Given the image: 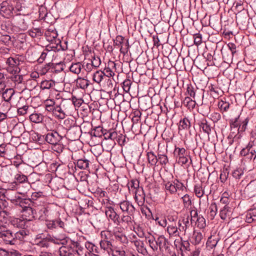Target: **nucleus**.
I'll return each instance as SVG.
<instances>
[{
  "label": "nucleus",
  "mask_w": 256,
  "mask_h": 256,
  "mask_svg": "<svg viewBox=\"0 0 256 256\" xmlns=\"http://www.w3.org/2000/svg\"><path fill=\"white\" fill-rule=\"evenodd\" d=\"M84 248L78 241H74L68 238V244L62 245L58 250L59 256H76L82 254Z\"/></svg>",
  "instance_id": "1"
},
{
  "label": "nucleus",
  "mask_w": 256,
  "mask_h": 256,
  "mask_svg": "<svg viewBox=\"0 0 256 256\" xmlns=\"http://www.w3.org/2000/svg\"><path fill=\"white\" fill-rule=\"evenodd\" d=\"M68 237L66 234H60L57 236H54L48 234L46 238H42V240H40L36 243V245L40 248H48L50 246V243H53L56 244L64 245L68 244Z\"/></svg>",
  "instance_id": "2"
},
{
  "label": "nucleus",
  "mask_w": 256,
  "mask_h": 256,
  "mask_svg": "<svg viewBox=\"0 0 256 256\" xmlns=\"http://www.w3.org/2000/svg\"><path fill=\"white\" fill-rule=\"evenodd\" d=\"M250 118L246 117L242 118L240 115H238L236 118L230 120L229 123L232 130L233 129H236L237 134H235L234 138L240 139L242 136V134L246 131Z\"/></svg>",
  "instance_id": "3"
},
{
  "label": "nucleus",
  "mask_w": 256,
  "mask_h": 256,
  "mask_svg": "<svg viewBox=\"0 0 256 256\" xmlns=\"http://www.w3.org/2000/svg\"><path fill=\"white\" fill-rule=\"evenodd\" d=\"M227 47L228 52L224 48H222L221 52L224 61L228 63L232 60L233 57L238 56V52L236 50V46L234 43H228L227 44Z\"/></svg>",
  "instance_id": "4"
},
{
  "label": "nucleus",
  "mask_w": 256,
  "mask_h": 256,
  "mask_svg": "<svg viewBox=\"0 0 256 256\" xmlns=\"http://www.w3.org/2000/svg\"><path fill=\"white\" fill-rule=\"evenodd\" d=\"M164 186L166 190L170 194H175L178 190L183 191L186 188L184 184L176 178L171 182H168Z\"/></svg>",
  "instance_id": "5"
},
{
  "label": "nucleus",
  "mask_w": 256,
  "mask_h": 256,
  "mask_svg": "<svg viewBox=\"0 0 256 256\" xmlns=\"http://www.w3.org/2000/svg\"><path fill=\"white\" fill-rule=\"evenodd\" d=\"M0 14L4 18H10L15 14L10 1H3L0 4Z\"/></svg>",
  "instance_id": "6"
},
{
  "label": "nucleus",
  "mask_w": 256,
  "mask_h": 256,
  "mask_svg": "<svg viewBox=\"0 0 256 256\" xmlns=\"http://www.w3.org/2000/svg\"><path fill=\"white\" fill-rule=\"evenodd\" d=\"M10 201L15 206L21 207L22 210L29 206H36V202H32L30 198H24L20 196H15V198L11 199Z\"/></svg>",
  "instance_id": "7"
},
{
  "label": "nucleus",
  "mask_w": 256,
  "mask_h": 256,
  "mask_svg": "<svg viewBox=\"0 0 256 256\" xmlns=\"http://www.w3.org/2000/svg\"><path fill=\"white\" fill-rule=\"evenodd\" d=\"M42 138L46 142L52 145L58 144L62 138V136L56 131L50 130H48L46 134L44 135Z\"/></svg>",
  "instance_id": "8"
},
{
  "label": "nucleus",
  "mask_w": 256,
  "mask_h": 256,
  "mask_svg": "<svg viewBox=\"0 0 256 256\" xmlns=\"http://www.w3.org/2000/svg\"><path fill=\"white\" fill-rule=\"evenodd\" d=\"M124 38L122 36L118 35L116 36L115 39L113 40L114 41V46L120 48V52L124 55L126 54L129 50L130 45L128 42V40H126V42L124 43V45L126 46V48H123L122 44L124 43Z\"/></svg>",
  "instance_id": "9"
},
{
  "label": "nucleus",
  "mask_w": 256,
  "mask_h": 256,
  "mask_svg": "<svg viewBox=\"0 0 256 256\" xmlns=\"http://www.w3.org/2000/svg\"><path fill=\"white\" fill-rule=\"evenodd\" d=\"M74 164L76 169L90 171V167L92 166V162L86 156L78 159H74Z\"/></svg>",
  "instance_id": "10"
},
{
  "label": "nucleus",
  "mask_w": 256,
  "mask_h": 256,
  "mask_svg": "<svg viewBox=\"0 0 256 256\" xmlns=\"http://www.w3.org/2000/svg\"><path fill=\"white\" fill-rule=\"evenodd\" d=\"M6 64L8 65L7 70L12 74H16L20 72L18 68L20 60L17 58L10 57L7 58Z\"/></svg>",
  "instance_id": "11"
},
{
  "label": "nucleus",
  "mask_w": 256,
  "mask_h": 256,
  "mask_svg": "<svg viewBox=\"0 0 256 256\" xmlns=\"http://www.w3.org/2000/svg\"><path fill=\"white\" fill-rule=\"evenodd\" d=\"M120 208L122 212H126L130 216H134L136 210L134 205L128 200H123L119 203Z\"/></svg>",
  "instance_id": "12"
},
{
  "label": "nucleus",
  "mask_w": 256,
  "mask_h": 256,
  "mask_svg": "<svg viewBox=\"0 0 256 256\" xmlns=\"http://www.w3.org/2000/svg\"><path fill=\"white\" fill-rule=\"evenodd\" d=\"M0 238L6 244H15L13 232L10 230H0Z\"/></svg>",
  "instance_id": "13"
},
{
  "label": "nucleus",
  "mask_w": 256,
  "mask_h": 256,
  "mask_svg": "<svg viewBox=\"0 0 256 256\" xmlns=\"http://www.w3.org/2000/svg\"><path fill=\"white\" fill-rule=\"evenodd\" d=\"M52 210L48 206H43L39 210L38 214L36 213L35 219H38L40 220H48V218L52 214Z\"/></svg>",
  "instance_id": "14"
},
{
  "label": "nucleus",
  "mask_w": 256,
  "mask_h": 256,
  "mask_svg": "<svg viewBox=\"0 0 256 256\" xmlns=\"http://www.w3.org/2000/svg\"><path fill=\"white\" fill-rule=\"evenodd\" d=\"M46 226L49 230H54L57 228L64 229L66 224L58 218L56 220H46Z\"/></svg>",
  "instance_id": "15"
},
{
  "label": "nucleus",
  "mask_w": 256,
  "mask_h": 256,
  "mask_svg": "<svg viewBox=\"0 0 256 256\" xmlns=\"http://www.w3.org/2000/svg\"><path fill=\"white\" fill-rule=\"evenodd\" d=\"M244 192L247 198L254 197L256 195V184L254 182H251L246 186Z\"/></svg>",
  "instance_id": "16"
},
{
  "label": "nucleus",
  "mask_w": 256,
  "mask_h": 256,
  "mask_svg": "<svg viewBox=\"0 0 256 256\" xmlns=\"http://www.w3.org/2000/svg\"><path fill=\"white\" fill-rule=\"evenodd\" d=\"M105 214L106 217L110 219L114 224L116 221H118L120 215L116 212L113 207L111 206H107L105 210Z\"/></svg>",
  "instance_id": "17"
},
{
  "label": "nucleus",
  "mask_w": 256,
  "mask_h": 256,
  "mask_svg": "<svg viewBox=\"0 0 256 256\" xmlns=\"http://www.w3.org/2000/svg\"><path fill=\"white\" fill-rule=\"evenodd\" d=\"M198 124L200 130H202V132L206 134L208 136L212 132V127L210 126V122L207 120L206 118H203L200 120Z\"/></svg>",
  "instance_id": "18"
},
{
  "label": "nucleus",
  "mask_w": 256,
  "mask_h": 256,
  "mask_svg": "<svg viewBox=\"0 0 256 256\" xmlns=\"http://www.w3.org/2000/svg\"><path fill=\"white\" fill-rule=\"evenodd\" d=\"M86 248L94 256H99L102 253V249L96 246L93 243L90 242H86L85 243Z\"/></svg>",
  "instance_id": "19"
},
{
  "label": "nucleus",
  "mask_w": 256,
  "mask_h": 256,
  "mask_svg": "<svg viewBox=\"0 0 256 256\" xmlns=\"http://www.w3.org/2000/svg\"><path fill=\"white\" fill-rule=\"evenodd\" d=\"M134 216H130L128 214L127 215H122L121 217L119 216L118 218V221H116V225L118 226H124L126 225H130L132 224V218H134Z\"/></svg>",
  "instance_id": "20"
},
{
  "label": "nucleus",
  "mask_w": 256,
  "mask_h": 256,
  "mask_svg": "<svg viewBox=\"0 0 256 256\" xmlns=\"http://www.w3.org/2000/svg\"><path fill=\"white\" fill-rule=\"evenodd\" d=\"M12 22L19 28H24L25 26L24 20L20 14H14L12 18Z\"/></svg>",
  "instance_id": "21"
},
{
  "label": "nucleus",
  "mask_w": 256,
  "mask_h": 256,
  "mask_svg": "<svg viewBox=\"0 0 256 256\" xmlns=\"http://www.w3.org/2000/svg\"><path fill=\"white\" fill-rule=\"evenodd\" d=\"M134 198L139 206L142 205L144 204L145 200V194H144L142 188L136 190Z\"/></svg>",
  "instance_id": "22"
},
{
  "label": "nucleus",
  "mask_w": 256,
  "mask_h": 256,
  "mask_svg": "<svg viewBox=\"0 0 256 256\" xmlns=\"http://www.w3.org/2000/svg\"><path fill=\"white\" fill-rule=\"evenodd\" d=\"M24 0H14L10 1L12 4L15 14H18V12L22 11V8H24Z\"/></svg>",
  "instance_id": "23"
},
{
  "label": "nucleus",
  "mask_w": 256,
  "mask_h": 256,
  "mask_svg": "<svg viewBox=\"0 0 256 256\" xmlns=\"http://www.w3.org/2000/svg\"><path fill=\"white\" fill-rule=\"evenodd\" d=\"M156 245V248L159 246L160 249H161L162 248L168 249V248L169 242L168 239L164 236L161 235L157 238Z\"/></svg>",
  "instance_id": "24"
},
{
  "label": "nucleus",
  "mask_w": 256,
  "mask_h": 256,
  "mask_svg": "<svg viewBox=\"0 0 256 256\" xmlns=\"http://www.w3.org/2000/svg\"><path fill=\"white\" fill-rule=\"evenodd\" d=\"M64 68H60V70H56L54 64L52 62L46 64L44 67L42 68V74H46L48 72L58 73L62 71Z\"/></svg>",
  "instance_id": "25"
},
{
  "label": "nucleus",
  "mask_w": 256,
  "mask_h": 256,
  "mask_svg": "<svg viewBox=\"0 0 256 256\" xmlns=\"http://www.w3.org/2000/svg\"><path fill=\"white\" fill-rule=\"evenodd\" d=\"M100 248L102 249V250L106 251L109 254H110L112 250V245L110 240H101L100 242Z\"/></svg>",
  "instance_id": "26"
},
{
  "label": "nucleus",
  "mask_w": 256,
  "mask_h": 256,
  "mask_svg": "<svg viewBox=\"0 0 256 256\" xmlns=\"http://www.w3.org/2000/svg\"><path fill=\"white\" fill-rule=\"evenodd\" d=\"M104 136L102 138L104 140H110L112 141H114V138H116V132L114 129H110L108 130L104 129Z\"/></svg>",
  "instance_id": "27"
},
{
  "label": "nucleus",
  "mask_w": 256,
  "mask_h": 256,
  "mask_svg": "<svg viewBox=\"0 0 256 256\" xmlns=\"http://www.w3.org/2000/svg\"><path fill=\"white\" fill-rule=\"evenodd\" d=\"M112 236L114 237V240L122 244H126L128 242V238L122 232H114Z\"/></svg>",
  "instance_id": "28"
},
{
  "label": "nucleus",
  "mask_w": 256,
  "mask_h": 256,
  "mask_svg": "<svg viewBox=\"0 0 256 256\" xmlns=\"http://www.w3.org/2000/svg\"><path fill=\"white\" fill-rule=\"evenodd\" d=\"M256 220V208H251L248 210L246 216V222L252 223Z\"/></svg>",
  "instance_id": "29"
},
{
  "label": "nucleus",
  "mask_w": 256,
  "mask_h": 256,
  "mask_svg": "<svg viewBox=\"0 0 256 256\" xmlns=\"http://www.w3.org/2000/svg\"><path fill=\"white\" fill-rule=\"evenodd\" d=\"M191 126L190 122V120L184 117L180 120L179 122L178 130H188Z\"/></svg>",
  "instance_id": "30"
},
{
  "label": "nucleus",
  "mask_w": 256,
  "mask_h": 256,
  "mask_svg": "<svg viewBox=\"0 0 256 256\" xmlns=\"http://www.w3.org/2000/svg\"><path fill=\"white\" fill-rule=\"evenodd\" d=\"M27 234V232L24 229H22L15 233H13L14 238V240H15V244L17 243L18 240H22Z\"/></svg>",
  "instance_id": "31"
},
{
  "label": "nucleus",
  "mask_w": 256,
  "mask_h": 256,
  "mask_svg": "<svg viewBox=\"0 0 256 256\" xmlns=\"http://www.w3.org/2000/svg\"><path fill=\"white\" fill-rule=\"evenodd\" d=\"M104 132H105L104 129L102 127L98 126L92 129L90 132V134L92 136H94V137L102 138Z\"/></svg>",
  "instance_id": "32"
},
{
  "label": "nucleus",
  "mask_w": 256,
  "mask_h": 256,
  "mask_svg": "<svg viewBox=\"0 0 256 256\" xmlns=\"http://www.w3.org/2000/svg\"><path fill=\"white\" fill-rule=\"evenodd\" d=\"M148 163L152 166H156L158 162V156L153 152H148L146 154Z\"/></svg>",
  "instance_id": "33"
},
{
  "label": "nucleus",
  "mask_w": 256,
  "mask_h": 256,
  "mask_svg": "<svg viewBox=\"0 0 256 256\" xmlns=\"http://www.w3.org/2000/svg\"><path fill=\"white\" fill-rule=\"evenodd\" d=\"M14 94V91L12 88H6L2 94V98L4 100L8 102H9L12 96Z\"/></svg>",
  "instance_id": "34"
},
{
  "label": "nucleus",
  "mask_w": 256,
  "mask_h": 256,
  "mask_svg": "<svg viewBox=\"0 0 256 256\" xmlns=\"http://www.w3.org/2000/svg\"><path fill=\"white\" fill-rule=\"evenodd\" d=\"M28 34L33 38L42 36L44 31L41 28H34L28 30Z\"/></svg>",
  "instance_id": "35"
},
{
  "label": "nucleus",
  "mask_w": 256,
  "mask_h": 256,
  "mask_svg": "<svg viewBox=\"0 0 256 256\" xmlns=\"http://www.w3.org/2000/svg\"><path fill=\"white\" fill-rule=\"evenodd\" d=\"M30 120L34 123H40L42 122L44 116L40 113L34 112L29 116Z\"/></svg>",
  "instance_id": "36"
},
{
  "label": "nucleus",
  "mask_w": 256,
  "mask_h": 256,
  "mask_svg": "<svg viewBox=\"0 0 256 256\" xmlns=\"http://www.w3.org/2000/svg\"><path fill=\"white\" fill-rule=\"evenodd\" d=\"M194 192L197 197L200 198L203 196L204 191L202 188V183H198L194 185Z\"/></svg>",
  "instance_id": "37"
},
{
  "label": "nucleus",
  "mask_w": 256,
  "mask_h": 256,
  "mask_svg": "<svg viewBox=\"0 0 256 256\" xmlns=\"http://www.w3.org/2000/svg\"><path fill=\"white\" fill-rule=\"evenodd\" d=\"M104 74L102 71H96L93 75V80L98 84H100L103 80H105Z\"/></svg>",
  "instance_id": "38"
},
{
  "label": "nucleus",
  "mask_w": 256,
  "mask_h": 256,
  "mask_svg": "<svg viewBox=\"0 0 256 256\" xmlns=\"http://www.w3.org/2000/svg\"><path fill=\"white\" fill-rule=\"evenodd\" d=\"M11 224L16 228L24 229L25 226V221L18 218H15L11 220Z\"/></svg>",
  "instance_id": "39"
},
{
  "label": "nucleus",
  "mask_w": 256,
  "mask_h": 256,
  "mask_svg": "<svg viewBox=\"0 0 256 256\" xmlns=\"http://www.w3.org/2000/svg\"><path fill=\"white\" fill-rule=\"evenodd\" d=\"M82 65L80 62L72 64L70 67V70L75 74H79L82 70Z\"/></svg>",
  "instance_id": "40"
},
{
  "label": "nucleus",
  "mask_w": 256,
  "mask_h": 256,
  "mask_svg": "<svg viewBox=\"0 0 256 256\" xmlns=\"http://www.w3.org/2000/svg\"><path fill=\"white\" fill-rule=\"evenodd\" d=\"M56 102L54 100H46L44 102L46 110L49 112H54Z\"/></svg>",
  "instance_id": "41"
},
{
  "label": "nucleus",
  "mask_w": 256,
  "mask_h": 256,
  "mask_svg": "<svg viewBox=\"0 0 256 256\" xmlns=\"http://www.w3.org/2000/svg\"><path fill=\"white\" fill-rule=\"evenodd\" d=\"M76 84L78 87L82 89L87 88L89 84L88 81L87 80L81 78H78L76 80Z\"/></svg>",
  "instance_id": "42"
},
{
  "label": "nucleus",
  "mask_w": 256,
  "mask_h": 256,
  "mask_svg": "<svg viewBox=\"0 0 256 256\" xmlns=\"http://www.w3.org/2000/svg\"><path fill=\"white\" fill-rule=\"evenodd\" d=\"M134 243L138 252L144 254V252H146V249L144 248V242L142 240H136L134 241Z\"/></svg>",
  "instance_id": "43"
},
{
  "label": "nucleus",
  "mask_w": 256,
  "mask_h": 256,
  "mask_svg": "<svg viewBox=\"0 0 256 256\" xmlns=\"http://www.w3.org/2000/svg\"><path fill=\"white\" fill-rule=\"evenodd\" d=\"M229 212H230V208L228 206L225 205L223 208L220 210V216L222 220H224L226 219Z\"/></svg>",
  "instance_id": "44"
},
{
  "label": "nucleus",
  "mask_w": 256,
  "mask_h": 256,
  "mask_svg": "<svg viewBox=\"0 0 256 256\" xmlns=\"http://www.w3.org/2000/svg\"><path fill=\"white\" fill-rule=\"evenodd\" d=\"M55 82L52 80H42L40 83V88L42 90L49 89L54 86Z\"/></svg>",
  "instance_id": "45"
},
{
  "label": "nucleus",
  "mask_w": 256,
  "mask_h": 256,
  "mask_svg": "<svg viewBox=\"0 0 256 256\" xmlns=\"http://www.w3.org/2000/svg\"><path fill=\"white\" fill-rule=\"evenodd\" d=\"M184 206L186 209H188L189 207L191 206L192 202L190 196L188 194H186L182 197Z\"/></svg>",
  "instance_id": "46"
},
{
  "label": "nucleus",
  "mask_w": 256,
  "mask_h": 256,
  "mask_svg": "<svg viewBox=\"0 0 256 256\" xmlns=\"http://www.w3.org/2000/svg\"><path fill=\"white\" fill-rule=\"evenodd\" d=\"M230 106V104L226 101L221 100L218 102V106L222 112H227Z\"/></svg>",
  "instance_id": "47"
},
{
  "label": "nucleus",
  "mask_w": 256,
  "mask_h": 256,
  "mask_svg": "<svg viewBox=\"0 0 256 256\" xmlns=\"http://www.w3.org/2000/svg\"><path fill=\"white\" fill-rule=\"evenodd\" d=\"M192 238H194V242H193V244L194 245L200 244L202 238V234L200 232L194 231L193 234Z\"/></svg>",
  "instance_id": "48"
},
{
  "label": "nucleus",
  "mask_w": 256,
  "mask_h": 256,
  "mask_svg": "<svg viewBox=\"0 0 256 256\" xmlns=\"http://www.w3.org/2000/svg\"><path fill=\"white\" fill-rule=\"evenodd\" d=\"M126 142V136L121 134H118L116 132V138H114V141H113L114 144L117 142L118 144L123 146L124 144Z\"/></svg>",
  "instance_id": "49"
},
{
  "label": "nucleus",
  "mask_w": 256,
  "mask_h": 256,
  "mask_svg": "<svg viewBox=\"0 0 256 256\" xmlns=\"http://www.w3.org/2000/svg\"><path fill=\"white\" fill-rule=\"evenodd\" d=\"M158 160L160 165H166L168 162V160L166 154H158Z\"/></svg>",
  "instance_id": "50"
},
{
  "label": "nucleus",
  "mask_w": 256,
  "mask_h": 256,
  "mask_svg": "<svg viewBox=\"0 0 256 256\" xmlns=\"http://www.w3.org/2000/svg\"><path fill=\"white\" fill-rule=\"evenodd\" d=\"M128 189L130 190V188L136 190L138 188H141L139 186V181L137 180H132L128 184Z\"/></svg>",
  "instance_id": "51"
},
{
  "label": "nucleus",
  "mask_w": 256,
  "mask_h": 256,
  "mask_svg": "<svg viewBox=\"0 0 256 256\" xmlns=\"http://www.w3.org/2000/svg\"><path fill=\"white\" fill-rule=\"evenodd\" d=\"M94 194L100 198H106V200L108 202V198L107 196V192L102 188H98L94 192Z\"/></svg>",
  "instance_id": "52"
},
{
  "label": "nucleus",
  "mask_w": 256,
  "mask_h": 256,
  "mask_svg": "<svg viewBox=\"0 0 256 256\" xmlns=\"http://www.w3.org/2000/svg\"><path fill=\"white\" fill-rule=\"evenodd\" d=\"M244 172L242 168H236L234 170L232 174V176L236 180H239L241 176L243 175Z\"/></svg>",
  "instance_id": "53"
},
{
  "label": "nucleus",
  "mask_w": 256,
  "mask_h": 256,
  "mask_svg": "<svg viewBox=\"0 0 256 256\" xmlns=\"http://www.w3.org/2000/svg\"><path fill=\"white\" fill-rule=\"evenodd\" d=\"M210 210V216L212 219H213L216 215L218 212V206L216 202H212L209 208Z\"/></svg>",
  "instance_id": "54"
},
{
  "label": "nucleus",
  "mask_w": 256,
  "mask_h": 256,
  "mask_svg": "<svg viewBox=\"0 0 256 256\" xmlns=\"http://www.w3.org/2000/svg\"><path fill=\"white\" fill-rule=\"evenodd\" d=\"M206 54V56H204L205 58H196V62H200V60H202L203 62H206V60L210 62L211 60H216V58H213V56L211 54L208 53Z\"/></svg>",
  "instance_id": "55"
},
{
  "label": "nucleus",
  "mask_w": 256,
  "mask_h": 256,
  "mask_svg": "<svg viewBox=\"0 0 256 256\" xmlns=\"http://www.w3.org/2000/svg\"><path fill=\"white\" fill-rule=\"evenodd\" d=\"M15 179L16 180V182H15L16 184V182L22 184L28 181V179L26 176L23 174H16L15 176Z\"/></svg>",
  "instance_id": "56"
},
{
  "label": "nucleus",
  "mask_w": 256,
  "mask_h": 256,
  "mask_svg": "<svg viewBox=\"0 0 256 256\" xmlns=\"http://www.w3.org/2000/svg\"><path fill=\"white\" fill-rule=\"evenodd\" d=\"M196 222L198 224V227L200 228H203L206 226L205 218L202 215H200L198 216Z\"/></svg>",
  "instance_id": "57"
},
{
  "label": "nucleus",
  "mask_w": 256,
  "mask_h": 256,
  "mask_svg": "<svg viewBox=\"0 0 256 256\" xmlns=\"http://www.w3.org/2000/svg\"><path fill=\"white\" fill-rule=\"evenodd\" d=\"M186 150L183 148H180L176 147L174 150V154H176V158H180V156H186Z\"/></svg>",
  "instance_id": "58"
},
{
  "label": "nucleus",
  "mask_w": 256,
  "mask_h": 256,
  "mask_svg": "<svg viewBox=\"0 0 256 256\" xmlns=\"http://www.w3.org/2000/svg\"><path fill=\"white\" fill-rule=\"evenodd\" d=\"M186 93L193 98L195 96L196 92L194 88L191 84H187Z\"/></svg>",
  "instance_id": "59"
},
{
  "label": "nucleus",
  "mask_w": 256,
  "mask_h": 256,
  "mask_svg": "<svg viewBox=\"0 0 256 256\" xmlns=\"http://www.w3.org/2000/svg\"><path fill=\"white\" fill-rule=\"evenodd\" d=\"M252 146V142H250L244 148H243L240 152V154L242 156H247L249 155V154L250 152V146Z\"/></svg>",
  "instance_id": "60"
},
{
  "label": "nucleus",
  "mask_w": 256,
  "mask_h": 256,
  "mask_svg": "<svg viewBox=\"0 0 256 256\" xmlns=\"http://www.w3.org/2000/svg\"><path fill=\"white\" fill-rule=\"evenodd\" d=\"M110 254L112 256H125L126 252L124 250L116 248H112Z\"/></svg>",
  "instance_id": "61"
},
{
  "label": "nucleus",
  "mask_w": 256,
  "mask_h": 256,
  "mask_svg": "<svg viewBox=\"0 0 256 256\" xmlns=\"http://www.w3.org/2000/svg\"><path fill=\"white\" fill-rule=\"evenodd\" d=\"M147 239H148L150 247L154 250H157L158 248H156V239L154 236H152L151 237L149 236V238H148Z\"/></svg>",
  "instance_id": "62"
},
{
  "label": "nucleus",
  "mask_w": 256,
  "mask_h": 256,
  "mask_svg": "<svg viewBox=\"0 0 256 256\" xmlns=\"http://www.w3.org/2000/svg\"><path fill=\"white\" fill-rule=\"evenodd\" d=\"M11 38L9 35L5 34L0 36V42L4 43L6 46H8L10 43Z\"/></svg>",
  "instance_id": "63"
},
{
  "label": "nucleus",
  "mask_w": 256,
  "mask_h": 256,
  "mask_svg": "<svg viewBox=\"0 0 256 256\" xmlns=\"http://www.w3.org/2000/svg\"><path fill=\"white\" fill-rule=\"evenodd\" d=\"M22 212H26L28 213L29 216H32V218H36V210L32 208V206H29L26 208L24 210H22Z\"/></svg>",
  "instance_id": "64"
}]
</instances>
